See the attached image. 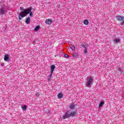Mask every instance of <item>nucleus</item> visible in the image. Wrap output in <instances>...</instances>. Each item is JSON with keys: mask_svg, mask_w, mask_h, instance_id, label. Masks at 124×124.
<instances>
[{"mask_svg": "<svg viewBox=\"0 0 124 124\" xmlns=\"http://www.w3.org/2000/svg\"><path fill=\"white\" fill-rule=\"evenodd\" d=\"M30 13V16L31 17H32V12H31V8H27L24 10L23 11L21 12L19 15V20H21L22 18H24V17H26L28 14Z\"/></svg>", "mask_w": 124, "mask_h": 124, "instance_id": "f257e3e1", "label": "nucleus"}, {"mask_svg": "<svg viewBox=\"0 0 124 124\" xmlns=\"http://www.w3.org/2000/svg\"><path fill=\"white\" fill-rule=\"evenodd\" d=\"M76 116V112L75 111H72L71 114H69V111H66L64 116L61 118L62 120H65V119H68V118H70V117H75Z\"/></svg>", "mask_w": 124, "mask_h": 124, "instance_id": "f03ea898", "label": "nucleus"}, {"mask_svg": "<svg viewBox=\"0 0 124 124\" xmlns=\"http://www.w3.org/2000/svg\"><path fill=\"white\" fill-rule=\"evenodd\" d=\"M93 83V78L92 77H89L87 78V82H86V86L88 88H91V86Z\"/></svg>", "mask_w": 124, "mask_h": 124, "instance_id": "7ed1b4c3", "label": "nucleus"}, {"mask_svg": "<svg viewBox=\"0 0 124 124\" xmlns=\"http://www.w3.org/2000/svg\"><path fill=\"white\" fill-rule=\"evenodd\" d=\"M7 10L6 9V7L5 6H1L0 8V15H4L6 14Z\"/></svg>", "mask_w": 124, "mask_h": 124, "instance_id": "20e7f679", "label": "nucleus"}, {"mask_svg": "<svg viewBox=\"0 0 124 124\" xmlns=\"http://www.w3.org/2000/svg\"><path fill=\"white\" fill-rule=\"evenodd\" d=\"M116 19L118 20V21H123L122 22L120 23V25L121 26H124V17L121 16H116Z\"/></svg>", "mask_w": 124, "mask_h": 124, "instance_id": "39448f33", "label": "nucleus"}, {"mask_svg": "<svg viewBox=\"0 0 124 124\" xmlns=\"http://www.w3.org/2000/svg\"><path fill=\"white\" fill-rule=\"evenodd\" d=\"M81 47H82L83 49V52L84 54H87L88 53V49L89 48V45H82Z\"/></svg>", "mask_w": 124, "mask_h": 124, "instance_id": "423d86ee", "label": "nucleus"}, {"mask_svg": "<svg viewBox=\"0 0 124 124\" xmlns=\"http://www.w3.org/2000/svg\"><path fill=\"white\" fill-rule=\"evenodd\" d=\"M117 70L120 74H124V67H119L117 68Z\"/></svg>", "mask_w": 124, "mask_h": 124, "instance_id": "0eeeda50", "label": "nucleus"}, {"mask_svg": "<svg viewBox=\"0 0 124 124\" xmlns=\"http://www.w3.org/2000/svg\"><path fill=\"white\" fill-rule=\"evenodd\" d=\"M45 23L47 24V25H51L52 23H53V20H52L51 19H47L46 20Z\"/></svg>", "mask_w": 124, "mask_h": 124, "instance_id": "6e6552de", "label": "nucleus"}, {"mask_svg": "<svg viewBox=\"0 0 124 124\" xmlns=\"http://www.w3.org/2000/svg\"><path fill=\"white\" fill-rule=\"evenodd\" d=\"M56 68V66L55 65H51L50 66V72H54V70H55V69Z\"/></svg>", "mask_w": 124, "mask_h": 124, "instance_id": "1a4fd4ad", "label": "nucleus"}, {"mask_svg": "<svg viewBox=\"0 0 124 124\" xmlns=\"http://www.w3.org/2000/svg\"><path fill=\"white\" fill-rule=\"evenodd\" d=\"M9 59V55L8 54L6 55L4 58L5 62H7V61H8Z\"/></svg>", "mask_w": 124, "mask_h": 124, "instance_id": "9d476101", "label": "nucleus"}, {"mask_svg": "<svg viewBox=\"0 0 124 124\" xmlns=\"http://www.w3.org/2000/svg\"><path fill=\"white\" fill-rule=\"evenodd\" d=\"M69 107L70 109H74L75 108V105L74 103L71 104Z\"/></svg>", "mask_w": 124, "mask_h": 124, "instance_id": "9b49d317", "label": "nucleus"}, {"mask_svg": "<svg viewBox=\"0 0 124 124\" xmlns=\"http://www.w3.org/2000/svg\"><path fill=\"white\" fill-rule=\"evenodd\" d=\"M30 22H31V17L29 16L27 18H26L25 23H26V24H30Z\"/></svg>", "mask_w": 124, "mask_h": 124, "instance_id": "f8f14e48", "label": "nucleus"}, {"mask_svg": "<svg viewBox=\"0 0 124 124\" xmlns=\"http://www.w3.org/2000/svg\"><path fill=\"white\" fill-rule=\"evenodd\" d=\"M58 98L59 99H62V98L63 96V95H62V93H59L58 95Z\"/></svg>", "mask_w": 124, "mask_h": 124, "instance_id": "ddd939ff", "label": "nucleus"}, {"mask_svg": "<svg viewBox=\"0 0 124 124\" xmlns=\"http://www.w3.org/2000/svg\"><path fill=\"white\" fill-rule=\"evenodd\" d=\"M70 47L71 48V50H72V51H74V50H75V46L73 45H70Z\"/></svg>", "mask_w": 124, "mask_h": 124, "instance_id": "4468645a", "label": "nucleus"}, {"mask_svg": "<svg viewBox=\"0 0 124 124\" xmlns=\"http://www.w3.org/2000/svg\"><path fill=\"white\" fill-rule=\"evenodd\" d=\"M83 24L84 25H89V21L88 20H84L83 21Z\"/></svg>", "mask_w": 124, "mask_h": 124, "instance_id": "2eb2a0df", "label": "nucleus"}, {"mask_svg": "<svg viewBox=\"0 0 124 124\" xmlns=\"http://www.w3.org/2000/svg\"><path fill=\"white\" fill-rule=\"evenodd\" d=\"M104 102H100L99 105V107H101L104 104Z\"/></svg>", "mask_w": 124, "mask_h": 124, "instance_id": "dca6fc26", "label": "nucleus"}, {"mask_svg": "<svg viewBox=\"0 0 124 124\" xmlns=\"http://www.w3.org/2000/svg\"><path fill=\"white\" fill-rule=\"evenodd\" d=\"M38 30H39V26H37L35 28L34 31H38Z\"/></svg>", "mask_w": 124, "mask_h": 124, "instance_id": "f3484780", "label": "nucleus"}, {"mask_svg": "<svg viewBox=\"0 0 124 124\" xmlns=\"http://www.w3.org/2000/svg\"><path fill=\"white\" fill-rule=\"evenodd\" d=\"M114 42H116V43H119V42H120V39H115Z\"/></svg>", "mask_w": 124, "mask_h": 124, "instance_id": "a211bd4d", "label": "nucleus"}, {"mask_svg": "<svg viewBox=\"0 0 124 124\" xmlns=\"http://www.w3.org/2000/svg\"><path fill=\"white\" fill-rule=\"evenodd\" d=\"M23 110H27V106H24L22 107Z\"/></svg>", "mask_w": 124, "mask_h": 124, "instance_id": "6ab92c4d", "label": "nucleus"}, {"mask_svg": "<svg viewBox=\"0 0 124 124\" xmlns=\"http://www.w3.org/2000/svg\"><path fill=\"white\" fill-rule=\"evenodd\" d=\"M52 75H53V72H50V75L48 76V77H49V78H52Z\"/></svg>", "mask_w": 124, "mask_h": 124, "instance_id": "aec40b11", "label": "nucleus"}, {"mask_svg": "<svg viewBox=\"0 0 124 124\" xmlns=\"http://www.w3.org/2000/svg\"><path fill=\"white\" fill-rule=\"evenodd\" d=\"M35 95H36V96H39V95H40V93L38 92H36L35 93Z\"/></svg>", "mask_w": 124, "mask_h": 124, "instance_id": "412c9836", "label": "nucleus"}, {"mask_svg": "<svg viewBox=\"0 0 124 124\" xmlns=\"http://www.w3.org/2000/svg\"><path fill=\"white\" fill-rule=\"evenodd\" d=\"M64 58H68V57H69V56H68V55H67V54H64Z\"/></svg>", "mask_w": 124, "mask_h": 124, "instance_id": "4be33fe9", "label": "nucleus"}, {"mask_svg": "<svg viewBox=\"0 0 124 124\" xmlns=\"http://www.w3.org/2000/svg\"><path fill=\"white\" fill-rule=\"evenodd\" d=\"M20 10H23L24 11V8H23L22 7H20Z\"/></svg>", "mask_w": 124, "mask_h": 124, "instance_id": "5701e85b", "label": "nucleus"}, {"mask_svg": "<svg viewBox=\"0 0 124 124\" xmlns=\"http://www.w3.org/2000/svg\"><path fill=\"white\" fill-rule=\"evenodd\" d=\"M0 65H1V66H4V64H3V63H1V64H0Z\"/></svg>", "mask_w": 124, "mask_h": 124, "instance_id": "b1692460", "label": "nucleus"}, {"mask_svg": "<svg viewBox=\"0 0 124 124\" xmlns=\"http://www.w3.org/2000/svg\"><path fill=\"white\" fill-rule=\"evenodd\" d=\"M51 78L49 77V78H47V80H48V81H49V80H51Z\"/></svg>", "mask_w": 124, "mask_h": 124, "instance_id": "393cba45", "label": "nucleus"}]
</instances>
